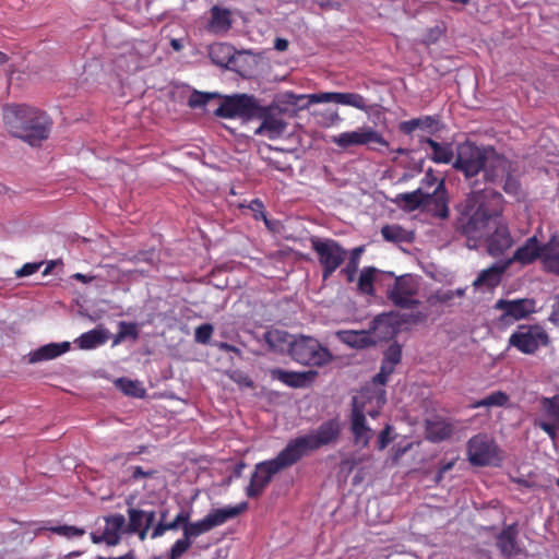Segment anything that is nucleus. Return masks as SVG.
<instances>
[{"label": "nucleus", "instance_id": "a211bd4d", "mask_svg": "<svg viewBox=\"0 0 559 559\" xmlns=\"http://www.w3.org/2000/svg\"><path fill=\"white\" fill-rule=\"evenodd\" d=\"M269 373L273 380H277L294 389L310 386L318 376V372L314 370L290 371L281 368H272Z\"/></svg>", "mask_w": 559, "mask_h": 559}, {"label": "nucleus", "instance_id": "39448f33", "mask_svg": "<svg viewBox=\"0 0 559 559\" xmlns=\"http://www.w3.org/2000/svg\"><path fill=\"white\" fill-rule=\"evenodd\" d=\"M288 355L296 362L310 367H323L333 358L330 350L317 338L302 334L294 336Z\"/></svg>", "mask_w": 559, "mask_h": 559}, {"label": "nucleus", "instance_id": "f03ea898", "mask_svg": "<svg viewBox=\"0 0 559 559\" xmlns=\"http://www.w3.org/2000/svg\"><path fill=\"white\" fill-rule=\"evenodd\" d=\"M3 121L8 131L31 146H39L49 138L52 120L43 110L22 104L7 105Z\"/></svg>", "mask_w": 559, "mask_h": 559}, {"label": "nucleus", "instance_id": "8fccbe9b", "mask_svg": "<svg viewBox=\"0 0 559 559\" xmlns=\"http://www.w3.org/2000/svg\"><path fill=\"white\" fill-rule=\"evenodd\" d=\"M383 359L395 366L400 364L402 359V346L399 343L391 344L384 352Z\"/></svg>", "mask_w": 559, "mask_h": 559}, {"label": "nucleus", "instance_id": "0eeeda50", "mask_svg": "<svg viewBox=\"0 0 559 559\" xmlns=\"http://www.w3.org/2000/svg\"><path fill=\"white\" fill-rule=\"evenodd\" d=\"M491 147L478 146L472 141L457 144L453 168L468 180L475 178L486 168Z\"/></svg>", "mask_w": 559, "mask_h": 559}, {"label": "nucleus", "instance_id": "20e7f679", "mask_svg": "<svg viewBox=\"0 0 559 559\" xmlns=\"http://www.w3.org/2000/svg\"><path fill=\"white\" fill-rule=\"evenodd\" d=\"M340 432L341 428L338 421L336 419H330L321 424L316 432L292 439L286 445L299 462L309 452L335 441Z\"/></svg>", "mask_w": 559, "mask_h": 559}, {"label": "nucleus", "instance_id": "bb28decb", "mask_svg": "<svg viewBox=\"0 0 559 559\" xmlns=\"http://www.w3.org/2000/svg\"><path fill=\"white\" fill-rule=\"evenodd\" d=\"M192 511L190 509L181 508L177 515L171 521H157L151 532V538L156 539L166 534L168 531H177L183 526L191 519Z\"/></svg>", "mask_w": 559, "mask_h": 559}, {"label": "nucleus", "instance_id": "338daca9", "mask_svg": "<svg viewBox=\"0 0 559 559\" xmlns=\"http://www.w3.org/2000/svg\"><path fill=\"white\" fill-rule=\"evenodd\" d=\"M73 278L79 281V282H82V283L86 284V283H91L94 280V276H88V275H85V274H82V273H75L73 275Z\"/></svg>", "mask_w": 559, "mask_h": 559}, {"label": "nucleus", "instance_id": "a19ab883", "mask_svg": "<svg viewBox=\"0 0 559 559\" xmlns=\"http://www.w3.org/2000/svg\"><path fill=\"white\" fill-rule=\"evenodd\" d=\"M43 531H50L53 534L64 536L67 538L81 537L85 534V530L73 525H58V526H38L35 528V534Z\"/></svg>", "mask_w": 559, "mask_h": 559}, {"label": "nucleus", "instance_id": "412c9836", "mask_svg": "<svg viewBox=\"0 0 559 559\" xmlns=\"http://www.w3.org/2000/svg\"><path fill=\"white\" fill-rule=\"evenodd\" d=\"M542 245L539 243L536 236H532L525 240V242L519 247L513 255L506 260L509 266L512 263H520L521 265H528L535 262L537 259L540 260Z\"/></svg>", "mask_w": 559, "mask_h": 559}, {"label": "nucleus", "instance_id": "c85d7f7f", "mask_svg": "<svg viewBox=\"0 0 559 559\" xmlns=\"http://www.w3.org/2000/svg\"><path fill=\"white\" fill-rule=\"evenodd\" d=\"M420 144H427L432 153L429 158L436 164H450L455 159V152L451 143H439L431 138H423Z\"/></svg>", "mask_w": 559, "mask_h": 559}, {"label": "nucleus", "instance_id": "cd10ccee", "mask_svg": "<svg viewBox=\"0 0 559 559\" xmlns=\"http://www.w3.org/2000/svg\"><path fill=\"white\" fill-rule=\"evenodd\" d=\"M69 342L46 344L29 353L28 362L36 364L39 361L51 360L69 352Z\"/></svg>", "mask_w": 559, "mask_h": 559}, {"label": "nucleus", "instance_id": "393cba45", "mask_svg": "<svg viewBox=\"0 0 559 559\" xmlns=\"http://www.w3.org/2000/svg\"><path fill=\"white\" fill-rule=\"evenodd\" d=\"M519 530L516 523L506 526L496 537V546L503 557L516 556L520 552L518 546Z\"/></svg>", "mask_w": 559, "mask_h": 559}, {"label": "nucleus", "instance_id": "b1692460", "mask_svg": "<svg viewBox=\"0 0 559 559\" xmlns=\"http://www.w3.org/2000/svg\"><path fill=\"white\" fill-rule=\"evenodd\" d=\"M417 129L435 134L442 129V126L438 116L429 115L405 120L399 124L400 132L405 135H411Z\"/></svg>", "mask_w": 559, "mask_h": 559}, {"label": "nucleus", "instance_id": "7ed1b4c3", "mask_svg": "<svg viewBox=\"0 0 559 559\" xmlns=\"http://www.w3.org/2000/svg\"><path fill=\"white\" fill-rule=\"evenodd\" d=\"M298 461L287 445L271 460L259 462L254 465L249 485L246 487L248 498L255 499L262 496L273 477L282 471L293 466Z\"/></svg>", "mask_w": 559, "mask_h": 559}, {"label": "nucleus", "instance_id": "a878e982", "mask_svg": "<svg viewBox=\"0 0 559 559\" xmlns=\"http://www.w3.org/2000/svg\"><path fill=\"white\" fill-rule=\"evenodd\" d=\"M540 262L547 273L555 274L559 269V237L551 236L550 239L542 245Z\"/></svg>", "mask_w": 559, "mask_h": 559}, {"label": "nucleus", "instance_id": "aec40b11", "mask_svg": "<svg viewBox=\"0 0 559 559\" xmlns=\"http://www.w3.org/2000/svg\"><path fill=\"white\" fill-rule=\"evenodd\" d=\"M510 162L502 155L497 154L491 147L486 168L483 169L485 180L490 183L501 185L504 177L510 173Z\"/></svg>", "mask_w": 559, "mask_h": 559}, {"label": "nucleus", "instance_id": "6e6552de", "mask_svg": "<svg viewBox=\"0 0 559 559\" xmlns=\"http://www.w3.org/2000/svg\"><path fill=\"white\" fill-rule=\"evenodd\" d=\"M249 508L247 501H242L236 506H228L225 508L214 509L207 513L203 519L191 522L188 520L183 526V535L192 542V539L199 537L212 531L214 527L225 524L227 521L235 519L246 512Z\"/></svg>", "mask_w": 559, "mask_h": 559}, {"label": "nucleus", "instance_id": "f8f14e48", "mask_svg": "<svg viewBox=\"0 0 559 559\" xmlns=\"http://www.w3.org/2000/svg\"><path fill=\"white\" fill-rule=\"evenodd\" d=\"M493 310L500 311L498 323L510 326L513 323L528 319L537 310V301L534 298H500L493 305Z\"/></svg>", "mask_w": 559, "mask_h": 559}, {"label": "nucleus", "instance_id": "c756f323", "mask_svg": "<svg viewBox=\"0 0 559 559\" xmlns=\"http://www.w3.org/2000/svg\"><path fill=\"white\" fill-rule=\"evenodd\" d=\"M109 338V331L104 326L99 325L93 330H90L81 334L74 340V344L83 350L94 349L98 346L104 345Z\"/></svg>", "mask_w": 559, "mask_h": 559}, {"label": "nucleus", "instance_id": "a18cd8bd", "mask_svg": "<svg viewBox=\"0 0 559 559\" xmlns=\"http://www.w3.org/2000/svg\"><path fill=\"white\" fill-rule=\"evenodd\" d=\"M118 326V333L114 336V346L120 344L127 337H131L133 340L138 338L139 331L135 323L121 321L119 322Z\"/></svg>", "mask_w": 559, "mask_h": 559}, {"label": "nucleus", "instance_id": "5701e85b", "mask_svg": "<svg viewBox=\"0 0 559 559\" xmlns=\"http://www.w3.org/2000/svg\"><path fill=\"white\" fill-rule=\"evenodd\" d=\"M508 267L509 263H506L504 261L492 264L478 274L476 280L473 282V286L475 288H486L488 290L496 288L501 283L502 275Z\"/></svg>", "mask_w": 559, "mask_h": 559}, {"label": "nucleus", "instance_id": "c9c22d12", "mask_svg": "<svg viewBox=\"0 0 559 559\" xmlns=\"http://www.w3.org/2000/svg\"><path fill=\"white\" fill-rule=\"evenodd\" d=\"M397 325L399 321L394 313H381L373 319L371 329L384 336H393L397 332Z\"/></svg>", "mask_w": 559, "mask_h": 559}, {"label": "nucleus", "instance_id": "9d476101", "mask_svg": "<svg viewBox=\"0 0 559 559\" xmlns=\"http://www.w3.org/2000/svg\"><path fill=\"white\" fill-rule=\"evenodd\" d=\"M310 243L322 267V278L326 281L346 261L347 250L332 238L312 236Z\"/></svg>", "mask_w": 559, "mask_h": 559}, {"label": "nucleus", "instance_id": "4d7b16f0", "mask_svg": "<svg viewBox=\"0 0 559 559\" xmlns=\"http://www.w3.org/2000/svg\"><path fill=\"white\" fill-rule=\"evenodd\" d=\"M249 209L253 213V217L258 219H264L266 222V215L264 211V204L260 199H254L250 202Z\"/></svg>", "mask_w": 559, "mask_h": 559}, {"label": "nucleus", "instance_id": "37998d69", "mask_svg": "<svg viewBox=\"0 0 559 559\" xmlns=\"http://www.w3.org/2000/svg\"><path fill=\"white\" fill-rule=\"evenodd\" d=\"M508 401H509V396L507 393H504L502 391H496L481 400L475 401L471 405V407L472 408L492 407V406L502 407L508 403Z\"/></svg>", "mask_w": 559, "mask_h": 559}, {"label": "nucleus", "instance_id": "69168bd1", "mask_svg": "<svg viewBox=\"0 0 559 559\" xmlns=\"http://www.w3.org/2000/svg\"><path fill=\"white\" fill-rule=\"evenodd\" d=\"M91 539L94 544L105 543L107 545V538L104 532L102 534L91 533Z\"/></svg>", "mask_w": 559, "mask_h": 559}, {"label": "nucleus", "instance_id": "052dcab7", "mask_svg": "<svg viewBox=\"0 0 559 559\" xmlns=\"http://www.w3.org/2000/svg\"><path fill=\"white\" fill-rule=\"evenodd\" d=\"M433 299H436L439 304H448L454 299L453 290L437 292L433 296Z\"/></svg>", "mask_w": 559, "mask_h": 559}, {"label": "nucleus", "instance_id": "79ce46f5", "mask_svg": "<svg viewBox=\"0 0 559 559\" xmlns=\"http://www.w3.org/2000/svg\"><path fill=\"white\" fill-rule=\"evenodd\" d=\"M336 104L350 106L362 111H367L369 109L367 99L358 93L337 92Z\"/></svg>", "mask_w": 559, "mask_h": 559}, {"label": "nucleus", "instance_id": "4be33fe9", "mask_svg": "<svg viewBox=\"0 0 559 559\" xmlns=\"http://www.w3.org/2000/svg\"><path fill=\"white\" fill-rule=\"evenodd\" d=\"M454 425L448 418L433 417L425 423V437L428 441L438 443L452 437Z\"/></svg>", "mask_w": 559, "mask_h": 559}, {"label": "nucleus", "instance_id": "4c0bfd02", "mask_svg": "<svg viewBox=\"0 0 559 559\" xmlns=\"http://www.w3.org/2000/svg\"><path fill=\"white\" fill-rule=\"evenodd\" d=\"M364 251H365V247L359 246V247L352 249L349 251V253L347 252L346 259H348V260H347L345 267H343L341 270V274L345 275L347 282H349V283H352L356 277L357 271L359 269L360 257L364 253Z\"/></svg>", "mask_w": 559, "mask_h": 559}, {"label": "nucleus", "instance_id": "7c9ffc66", "mask_svg": "<svg viewBox=\"0 0 559 559\" xmlns=\"http://www.w3.org/2000/svg\"><path fill=\"white\" fill-rule=\"evenodd\" d=\"M105 523L104 534L107 538V546L118 545L126 528L124 515L121 513L110 514L105 516Z\"/></svg>", "mask_w": 559, "mask_h": 559}, {"label": "nucleus", "instance_id": "09e8293b", "mask_svg": "<svg viewBox=\"0 0 559 559\" xmlns=\"http://www.w3.org/2000/svg\"><path fill=\"white\" fill-rule=\"evenodd\" d=\"M213 97V94L193 91L188 98V106L193 109L204 107Z\"/></svg>", "mask_w": 559, "mask_h": 559}, {"label": "nucleus", "instance_id": "2f4dec72", "mask_svg": "<svg viewBox=\"0 0 559 559\" xmlns=\"http://www.w3.org/2000/svg\"><path fill=\"white\" fill-rule=\"evenodd\" d=\"M236 103L238 118L249 120L261 116L262 111H264L263 106H261L259 100L252 95L238 94L236 95Z\"/></svg>", "mask_w": 559, "mask_h": 559}, {"label": "nucleus", "instance_id": "864d4df0", "mask_svg": "<svg viewBox=\"0 0 559 559\" xmlns=\"http://www.w3.org/2000/svg\"><path fill=\"white\" fill-rule=\"evenodd\" d=\"M337 92H324V93H316L309 95V102L311 104H320V103H336Z\"/></svg>", "mask_w": 559, "mask_h": 559}, {"label": "nucleus", "instance_id": "58836bf2", "mask_svg": "<svg viewBox=\"0 0 559 559\" xmlns=\"http://www.w3.org/2000/svg\"><path fill=\"white\" fill-rule=\"evenodd\" d=\"M380 271L374 266H366L360 271L357 288L360 293L369 296L374 295V278Z\"/></svg>", "mask_w": 559, "mask_h": 559}, {"label": "nucleus", "instance_id": "6ab92c4d", "mask_svg": "<svg viewBox=\"0 0 559 559\" xmlns=\"http://www.w3.org/2000/svg\"><path fill=\"white\" fill-rule=\"evenodd\" d=\"M350 431L354 436L355 444L360 448H366L373 435L372 429L367 425L364 408L358 406L356 399H354L352 408Z\"/></svg>", "mask_w": 559, "mask_h": 559}, {"label": "nucleus", "instance_id": "72a5a7b5", "mask_svg": "<svg viewBox=\"0 0 559 559\" xmlns=\"http://www.w3.org/2000/svg\"><path fill=\"white\" fill-rule=\"evenodd\" d=\"M293 338L294 335L278 329L267 330L263 334V341L269 346V349L275 353H283L285 349L288 350Z\"/></svg>", "mask_w": 559, "mask_h": 559}, {"label": "nucleus", "instance_id": "f3484780", "mask_svg": "<svg viewBox=\"0 0 559 559\" xmlns=\"http://www.w3.org/2000/svg\"><path fill=\"white\" fill-rule=\"evenodd\" d=\"M263 110L262 115L257 117L262 119V122L255 130V134L265 135L270 140L281 138L287 128V123L278 112H275L272 106H263Z\"/></svg>", "mask_w": 559, "mask_h": 559}, {"label": "nucleus", "instance_id": "de8ad7c7", "mask_svg": "<svg viewBox=\"0 0 559 559\" xmlns=\"http://www.w3.org/2000/svg\"><path fill=\"white\" fill-rule=\"evenodd\" d=\"M192 545V542H190L183 534L182 537L177 539L167 556V559H179L185 552H187Z\"/></svg>", "mask_w": 559, "mask_h": 559}, {"label": "nucleus", "instance_id": "f257e3e1", "mask_svg": "<svg viewBox=\"0 0 559 559\" xmlns=\"http://www.w3.org/2000/svg\"><path fill=\"white\" fill-rule=\"evenodd\" d=\"M473 190L459 206L460 217L456 229L469 238H480L489 227L496 224L495 230L486 238L487 252L492 258L502 255L513 246V237L507 224L497 223L503 212V197L491 188L477 189V181L471 182Z\"/></svg>", "mask_w": 559, "mask_h": 559}, {"label": "nucleus", "instance_id": "49530a36", "mask_svg": "<svg viewBox=\"0 0 559 559\" xmlns=\"http://www.w3.org/2000/svg\"><path fill=\"white\" fill-rule=\"evenodd\" d=\"M214 114L217 117H222V118H236V117H238L236 95L227 96L221 103V105L215 109Z\"/></svg>", "mask_w": 559, "mask_h": 559}, {"label": "nucleus", "instance_id": "5fc2aeb1", "mask_svg": "<svg viewBox=\"0 0 559 559\" xmlns=\"http://www.w3.org/2000/svg\"><path fill=\"white\" fill-rule=\"evenodd\" d=\"M392 427L390 425H386L379 433L378 441H377V448L381 451L384 450L389 443L392 441L391 438Z\"/></svg>", "mask_w": 559, "mask_h": 559}, {"label": "nucleus", "instance_id": "bf43d9fd", "mask_svg": "<svg viewBox=\"0 0 559 559\" xmlns=\"http://www.w3.org/2000/svg\"><path fill=\"white\" fill-rule=\"evenodd\" d=\"M130 480L138 481L141 478L152 477L156 473L155 471H144L141 466L130 467Z\"/></svg>", "mask_w": 559, "mask_h": 559}, {"label": "nucleus", "instance_id": "ddd939ff", "mask_svg": "<svg viewBox=\"0 0 559 559\" xmlns=\"http://www.w3.org/2000/svg\"><path fill=\"white\" fill-rule=\"evenodd\" d=\"M468 461L474 466L498 465L501 461L495 441L485 433L472 437L466 447Z\"/></svg>", "mask_w": 559, "mask_h": 559}, {"label": "nucleus", "instance_id": "603ef678", "mask_svg": "<svg viewBox=\"0 0 559 559\" xmlns=\"http://www.w3.org/2000/svg\"><path fill=\"white\" fill-rule=\"evenodd\" d=\"M501 183L504 192L508 194L516 195L520 191V182L511 175V173L504 177Z\"/></svg>", "mask_w": 559, "mask_h": 559}, {"label": "nucleus", "instance_id": "3c124183", "mask_svg": "<svg viewBox=\"0 0 559 559\" xmlns=\"http://www.w3.org/2000/svg\"><path fill=\"white\" fill-rule=\"evenodd\" d=\"M213 334V326L209 323L201 324L195 329L194 340L200 344H207Z\"/></svg>", "mask_w": 559, "mask_h": 559}, {"label": "nucleus", "instance_id": "473e14b6", "mask_svg": "<svg viewBox=\"0 0 559 559\" xmlns=\"http://www.w3.org/2000/svg\"><path fill=\"white\" fill-rule=\"evenodd\" d=\"M235 48L227 43H214L209 47L212 62L222 68H229L235 61Z\"/></svg>", "mask_w": 559, "mask_h": 559}, {"label": "nucleus", "instance_id": "ea45409f", "mask_svg": "<svg viewBox=\"0 0 559 559\" xmlns=\"http://www.w3.org/2000/svg\"><path fill=\"white\" fill-rule=\"evenodd\" d=\"M381 235L384 240L393 243L412 241L411 234L400 225H384Z\"/></svg>", "mask_w": 559, "mask_h": 559}, {"label": "nucleus", "instance_id": "13d9d810", "mask_svg": "<svg viewBox=\"0 0 559 559\" xmlns=\"http://www.w3.org/2000/svg\"><path fill=\"white\" fill-rule=\"evenodd\" d=\"M131 260L135 263L145 262L147 264L153 265L156 260V254L154 250L140 251L136 254H134Z\"/></svg>", "mask_w": 559, "mask_h": 559}, {"label": "nucleus", "instance_id": "680f3d73", "mask_svg": "<svg viewBox=\"0 0 559 559\" xmlns=\"http://www.w3.org/2000/svg\"><path fill=\"white\" fill-rule=\"evenodd\" d=\"M395 369V365L382 359L380 371L391 376Z\"/></svg>", "mask_w": 559, "mask_h": 559}, {"label": "nucleus", "instance_id": "e433bc0d", "mask_svg": "<svg viewBox=\"0 0 559 559\" xmlns=\"http://www.w3.org/2000/svg\"><path fill=\"white\" fill-rule=\"evenodd\" d=\"M337 336L343 343L355 348H365L372 343L366 331H340Z\"/></svg>", "mask_w": 559, "mask_h": 559}, {"label": "nucleus", "instance_id": "423d86ee", "mask_svg": "<svg viewBox=\"0 0 559 559\" xmlns=\"http://www.w3.org/2000/svg\"><path fill=\"white\" fill-rule=\"evenodd\" d=\"M397 201L404 203V209L415 211L421 205L432 206L435 216L440 218L449 217L448 195L444 181L439 180L432 193H425L421 189L412 192L401 193Z\"/></svg>", "mask_w": 559, "mask_h": 559}, {"label": "nucleus", "instance_id": "9b49d317", "mask_svg": "<svg viewBox=\"0 0 559 559\" xmlns=\"http://www.w3.org/2000/svg\"><path fill=\"white\" fill-rule=\"evenodd\" d=\"M127 515L124 534L136 535L141 542L145 540L150 530L155 526L157 511L147 502L133 504L132 499L127 501Z\"/></svg>", "mask_w": 559, "mask_h": 559}, {"label": "nucleus", "instance_id": "c03bdc74", "mask_svg": "<svg viewBox=\"0 0 559 559\" xmlns=\"http://www.w3.org/2000/svg\"><path fill=\"white\" fill-rule=\"evenodd\" d=\"M116 385L127 395L133 397H143L145 395V390L141 386L139 381H133L128 378H119L116 381Z\"/></svg>", "mask_w": 559, "mask_h": 559}, {"label": "nucleus", "instance_id": "1a4fd4ad", "mask_svg": "<svg viewBox=\"0 0 559 559\" xmlns=\"http://www.w3.org/2000/svg\"><path fill=\"white\" fill-rule=\"evenodd\" d=\"M550 344L548 332L539 323L519 324L508 340L509 347L524 355H535L542 347H548Z\"/></svg>", "mask_w": 559, "mask_h": 559}, {"label": "nucleus", "instance_id": "0e129e2a", "mask_svg": "<svg viewBox=\"0 0 559 559\" xmlns=\"http://www.w3.org/2000/svg\"><path fill=\"white\" fill-rule=\"evenodd\" d=\"M389 374L386 373H383L381 371H379L374 377H373V383L376 384H380V385H384L386 384L388 380H389Z\"/></svg>", "mask_w": 559, "mask_h": 559}, {"label": "nucleus", "instance_id": "e2e57ef3", "mask_svg": "<svg viewBox=\"0 0 559 559\" xmlns=\"http://www.w3.org/2000/svg\"><path fill=\"white\" fill-rule=\"evenodd\" d=\"M274 48L278 51H285L288 48V40L285 38H276L274 41Z\"/></svg>", "mask_w": 559, "mask_h": 559}, {"label": "nucleus", "instance_id": "6e6d98bb", "mask_svg": "<svg viewBox=\"0 0 559 559\" xmlns=\"http://www.w3.org/2000/svg\"><path fill=\"white\" fill-rule=\"evenodd\" d=\"M41 265H43V262L25 263L21 269L15 271V276L16 277H25V276L33 275L40 269Z\"/></svg>", "mask_w": 559, "mask_h": 559}, {"label": "nucleus", "instance_id": "dca6fc26", "mask_svg": "<svg viewBox=\"0 0 559 559\" xmlns=\"http://www.w3.org/2000/svg\"><path fill=\"white\" fill-rule=\"evenodd\" d=\"M542 417L535 420V426L555 441L559 431V394L539 401Z\"/></svg>", "mask_w": 559, "mask_h": 559}, {"label": "nucleus", "instance_id": "2eb2a0df", "mask_svg": "<svg viewBox=\"0 0 559 559\" xmlns=\"http://www.w3.org/2000/svg\"><path fill=\"white\" fill-rule=\"evenodd\" d=\"M418 288L417 280L411 274H404L395 277L393 285L386 292V297L394 306L411 309L419 304L415 298Z\"/></svg>", "mask_w": 559, "mask_h": 559}, {"label": "nucleus", "instance_id": "f704fd0d", "mask_svg": "<svg viewBox=\"0 0 559 559\" xmlns=\"http://www.w3.org/2000/svg\"><path fill=\"white\" fill-rule=\"evenodd\" d=\"M209 27L215 33L229 31L231 27L230 11L228 9L219 8L218 5L212 7Z\"/></svg>", "mask_w": 559, "mask_h": 559}, {"label": "nucleus", "instance_id": "4468645a", "mask_svg": "<svg viewBox=\"0 0 559 559\" xmlns=\"http://www.w3.org/2000/svg\"><path fill=\"white\" fill-rule=\"evenodd\" d=\"M332 142L341 148H348L357 145H368L369 148L380 151L379 147H389V142L372 127H362L354 131L342 132L332 138Z\"/></svg>", "mask_w": 559, "mask_h": 559}, {"label": "nucleus", "instance_id": "774afa93", "mask_svg": "<svg viewBox=\"0 0 559 559\" xmlns=\"http://www.w3.org/2000/svg\"><path fill=\"white\" fill-rule=\"evenodd\" d=\"M96 559H135V556L133 554V550H130L126 555L117 557V558H105V557L98 556Z\"/></svg>", "mask_w": 559, "mask_h": 559}]
</instances>
